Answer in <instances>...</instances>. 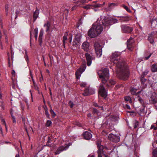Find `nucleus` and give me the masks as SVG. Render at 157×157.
I'll use <instances>...</instances> for the list:
<instances>
[{
    "instance_id": "nucleus-1",
    "label": "nucleus",
    "mask_w": 157,
    "mask_h": 157,
    "mask_svg": "<svg viewBox=\"0 0 157 157\" xmlns=\"http://www.w3.org/2000/svg\"><path fill=\"white\" fill-rule=\"evenodd\" d=\"M121 53L115 52L112 54L111 61L116 67L117 76L120 79L125 80L129 76L128 67L125 61L120 57Z\"/></svg>"
},
{
    "instance_id": "nucleus-2",
    "label": "nucleus",
    "mask_w": 157,
    "mask_h": 157,
    "mask_svg": "<svg viewBox=\"0 0 157 157\" xmlns=\"http://www.w3.org/2000/svg\"><path fill=\"white\" fill-rule=\"evenodd\" d=\"M100 19L98 18V20L92 25V27L89 30V37L94 38L101 33L103 30V27L100 23Z\"/></svg>"
},
{
    "instance_id": "nucleus-3",
    "label": "nucleus",
    "mask_w": 157,
    "mask_h": 157,
    "mask_svg": "<svg viewBox=\"0 0 157 157\" xmlns=\"http://www.w3.org/2000/svg\"><path fill=\"white\" fill-rule=\"evenodd\" d=\"M117 21L116 19L104 17L102 21V23L104 26L108 28L110 25L117 23Z\"/></svg>"
},
{
    "instance_id": "nucleus-4",
    "label": "nucleus",
    "mask_w": 157,
    "mask_h": 157,
    "mask_svg": "<svg viewBox=\"0 0 157 157\" xmlns=\"http://www.w3.org/2000/svg\"><path fill=\"white\" fill-rule=\"evenodd\" d=\"M94 46L97 56L98 57H100L102 55V45H101L99 43L96 42L94 44Z\"/></svg>"
},
{
    "instance_id": "nucleus-5",
    "label": "nucleus",
    "mask_w": 157,
    "mask_h": 157,
    "mask_svg": "<svg viewBox=\"0 0 157 157\" xmlns=\"http://www.w3.org/2000/svg\"><path fill=\"white\" fill-rule=\"evenodd\" d=\"M86 68L85 63L82 64L80 67L76 71L75 75L76 78L79 79L82 73L85 71Z\"/></svg>"
},
{
    "instance_id": "nucleus-6",
    "label": "nucleus",
    "mask_w": 157,
    "mask_h": 157,
    "mask_svg": "<svg viewBox=\"0 0 157 157\" xmlns=\"http://www.w3.org/2000/svg\"><path fill=\"white\" fill-rule=\"evenodd\" d=\"M98 74L100 78H106L108 79L109 76V70L105 68L103 69L102 71H101L100 72H98Z\"/></svg>"
},
{
    "instance_id": "nucleus-7",
    "label": "nucleus",
    "mask_w": 157,
    "mask_h": 157,
    "mask_svg": "<svg viewBox=\"0 0 157 157\" xmlns=\"http://www.w3.org/2000/svg\"><path fill=\"white\" fill-rule=\"evenodd\" d=\"M98 93L101 96L105 98L107 96V93L105 88V86L102 84H101L98 90Z\"/></svg>"
},
{
    "instance_id": "nucleus-8",
    "label": "nucleus",
    "mask_w": 157,
    "mask_h": 157,
    "mask_svg": "<svg viewBox=\"0 0 157 157\" xmlns=\"http://www.w3.org/2000/svg\"><path fill=\"white\" fill-rule=\"evenodd\" d=\"M108 138L109 140L116 143L120 141V137L118 136L115 135L112 133L109 134Z\"/></svg>"
},
{
    "instance_id": "nucleus-9",
    "label": "nucleus",
    "mask_w": 157,
    "mask_h": 157,
    "mask_svg": "<svg viewBox=\"0 0 157 157\" xmlns=\"http://www.w3.org/2000/svg\"><path fill=\"white\" fill-rule=\"evenodd\" d=\"M121 28L122 31L125 33H130L133 30V28L124 25H121Z\"/></svg>"
},
{
    "instance_id": "nucleus-10",
    "label": "nucleus",
    "mask_w": 157,
    "mask_h": 157,
    "mask_svg": "<svg viewBox=\"0 0 157 157\" xmlns=\"http://www.w3.org/2000/svg\"><path fill=\"white\" fill-rule=\"evenodd\" d=\"M134 40L133 38L131 37L127 41V47L130 51L133 50L134 48Z\"/></svg>"
},
{
    "instance_id": "nucleus-11",
    "label": "nucleus",
    "mask_w": 157,
    "mask_h": 157,
    "mask_svg": "<svg viewBox=\"0 0 157 157\" xmlns=\"http://www.w3.org/2000/svg\"><path fill=\"white\" fill-rule=\"evenodd\" d=\"M82 35L81 33H77L75 35V38L73 42V45L76 46L78 44L80 43L81 38Z\"/></svg>"
},
{
    "instance_id": "nucleus-12",
    "label": "nucleus",
    "mask_w": 157,
    "mask_h": 157,
    "mask_svg": "<svg viewBox=\"0 0 157 157\" xmlns=\"http://www.w3.org/2000/svg\"><path fill=\"white\" fill-rule=\"evenodd\" d=\"M38 29L37 28H35L34 31H30V41L33 39L34 37H35L36 40H37Z\"/></svg>"
},
{
    "instance_id": "nucleus-13",
    "label": "nucleus",
    "mask_w": 157,
    "mask_h": 157,
    "mask_svg": "<svg viewBox=\"0 0 157 157\" xmlns=\"http://www.w3.org/2000/svg\"><path fill=\"white\" fill-rule=\"evenodd\" d=\"M150 101L152 104L157 102V98L156 97V94L154 92L151 94Z\"/></svg>"
},
{
    "instance_id": "nucleus-14",
    "label": "nucleus",
    "mask_w": 157,
    "mask_h": 157,
    "mask_svg": "<svg viewBox=\"0 0 157 157\" xmlns=\"http://www.w3.org/2000/svg\"><path fill=\"white\" fill-rule=\"evenodd\" d=\"M44 27L45 29V31L48 33L51 28V24L49 21H48L44 25Z\"/></svg>"
},
{
    "instance_id": "nucleus-15",
    "label": "nucleus",
    "mask_w": 157,
    "mask_h": 157,
    "mask_svg": "<svg viewBox=\"0 0 157 157\" xmlns=\"http://www.w3.org/2000/svg\"><path fill=\"white\" fill-rule=\"evenodd\" d=\"M68 148L67 146H62L58 148L57 151L55 152V155L60 154L62 151L66 150Z\"/></svg>"
},
{
    "instance_id": "nucleus-16",
    "label": "nucleus",
    "mask_w": 157,
    "mask_h": 157,
    "mask_svg": "<svg viewBox=\"0 0 157 157\" xmlns=\"http://www.w3.org/2000/svg\"><path fill=\"white\" fill-rule=\"evenodd\" d=\"M155 33V32H152L149 35V36L148 38V40L151 44H153L154 42V40L153 39L154 36H154V34Z\"/></svg>"
},
{
    "instance_id": "nucleus-17",
    "label": "nucleus",
    "mask_w": 157,
    "mask_h": 157,
    "mask_svg": "<svg viewBox=\"0 0 157 157\" xmlns=\"http://www.w3.org/2000/svg\"><path fill=\"white\" fill-rule=\"evenodd\" d=\"M96 1H93L92 2L93 3V4H91L90 3L89 4V9L92 8L93 7L95 8V7H99L101 6V4H98L96 3Z\"/></svg>"
},
{
    "instance_id": "nucleus-18",
    "label": "nucleus",
    "mask_w": 157,
    "mask_h": 157,
    "mask_svg": "<svg viewBox=\"0 0 157 157\" xmlns=\"http://www.w3.org/2000/svg\"><path fill=\"white\" fill-rule=\"evenodd\" d=\"M82 48L85 51L87 52L88 51V43L87 41L84 42L82 44Z\"/></svg>"
},
{
    "instance_id": "nucleus-19",
    "label": "nucleus",
    "mask_w": 157,
    "mask_h": 157,
    "mask_svg": "<svg viewBox=\"0 0 157 157\" xmlns=\"http://www.w3.org/2000/svg\"><path fill=\"white\" fill-rule=\"evenodd\" d=\"M95 58L94 55H93L91 53L89 54V66L91 65L92 61L94 60Z\"/></svg>"
},
{
    "instance_id": "nucleus-20",
    "label": "nucleus",
    "mask_w": 157,
    "mask_h": 157,
    "mask_svg": "<svg viewBox=\"0 0 157 157\" xmlns=\"http://www.w3.org/2000/svg\"><path fill=\"white\" fill-rule=\"evenodd\" d=\"M98 149L97 151L98 154H101L103 153V149H104V146L102 145L98 147Z\"/></svg>"
},
{
    "instance_id": "nucleus-21",
    "label": "nucleus",
    "mask_w": 157,
    "mask_h": 157,
    "mask_svg": "<svg viewBox=\"0 0 157 157\" xmlns=\"http://www.w3.org/2000/svg\"><path fill=\"white\" fill-rule=\"evenodd\" d=\"M44 33V31L43 29H41L40 33V34L39 36V41L40 43V45L41 43H42V37Z\"/></svg>"
},
{
    "instance_id": "nucleus-22",
    "label": "nucleus",
    "mask_w": 157,
    "mask_h": 157,
    "mask_svg": "<svg viewBox=\"0 0 157 157\" xmlns=\"http://www.w3.org/2000/svg\"><path fill=\"white\" fill-rule=\"evenodd\" d=\"M39 13V10L37 9L34 13L33 16L34 21H35L38 17Z\"/></svg>"
},
{
    "instance_id": "nucleus-23",
    "label": "nucleus",
    "mask_w": 157,
    "mask_h": 157,
    "mask_svg": "<svg viewBox=\"0 0 157 157\" xmlns=\"http://www.w3.org/2000/svg\"><path fill=\"white\" fill-rule=\"evenodd\" d=\"M138 101L143 105V107L144 108L145 106L144 105L145 103L144 100L139 96H138L137 97Z\"/></svg>"
},
{
    "instance_id": "nucleus-24",
    "label": "nucleus",
    "mask_w": 157,
    "mask_h": 157,
    "mask_svg": "<svg viewBox=\"0 0 157 157\" xmlns=\"http://www.w3.org/2000/svg\"><path fill=\"white\" fill-rule=\"evenodd\" d=\"M116 6V4L114 3H111L110 4H109L108 5V10L110 11L114 7Z\"/></svg>"
},
{
    "instance_id": "nucleus-25",
    "label": "nucleus",
    "mask_w": 157,
    "mask_h": 157,
    "mask_svg": "<svg viewBox=\"0 0 157 157\" xmlns=\"http://www.w3.org/2000/svg\"><path fill=\"white\" fill-rule=\"evenodd\" d=\"M151 71L152 72L157 71V67L156 66V64L154 63L151 66Z\"/></svg>"
},
{
    "instance_id": "nucleus-26",
    "label": "nucleus",
    "mask_w": 157,
    "mask_h": 157,
    "mask_svg": "<svg viewBox=\"0 0 157 157\" xmlns=\"http://www.w3.org/2000/svg\"><path fill=\"white\" fill-rule=\"evenodd\" d=\"M68 35L67 33L66 32L63 36V43L64 46H65L66 40L67 39V35Z\"/></svg>"
},
{
    "instance_id": "nucleus-27",
    "label": "nucleus",
    "mask_w": 157,
    "mask_h": 157,
    "mask_svg": "<svg viewBox=\"0 0 157 157\" xmlns=\"http://www.w3.org/2000/svg\"><path fill=\"white\" fill-rule=\"evenodd\" d=\"M120 20L123 21H128L129 20V18L128 17H121Z\"/></svg>"
},
{
    "instance_id": "nucleus-28",
    "label": "nucleus",
    "mask_w": 157,
    "mask_h": 157,
    "mask_svg": "<svg viewBox=\"0 0 157 157\" xmlns=\"http://www.w3.org/2000/svg\"><path fill=\"white\" fill-rule=\"evenodd\" d=\"M124 100L127 101H129L130 103H132L131 98L129 96H126L124 97Z\"/></svg>"
},
{
    "instance_id": "nucleus-29",
    "label": "nucleus",
    "mask_w": 157,
    "mask_h": 157,
    "mask_svg": "<svg viewBox=\"0 0 157 157\" xmlns=\"http://www.w3.org/2000/svg\"><path fill=\"white\" fill-rule=\"evenodd\" d=\"M116 83V82L112 80H110L109 82V84H107V86L108 87L110 86V85H113L114 84H115Z\"/></svg>"
},
{
    "instance_id": "nucleus-30",
    "label": "nucleus",
    "mask_w": 157,
    "mask_h": 157,
    "mask_svg": "<svg viewBox=\"0 0 157 157\" xmlns=\"http://www.w3.org/2000/svg\"><path fill=\"white\" fill-rule=\"evenodd\" d=\"M84 138L86 140H88V132L86 131L83 134Z\"/></svg>"
},
{
    "instance_id": "nucleus-31",
    "label": "nucleus",
    "mask_w": 157,
    "mask_h": 157,
    "mask_svg": "<svg viewBox=\"0 0 157 157\" xmlns=\"http://www.w3.org/2000/svg\"><path fill=\"white\" fill-rule=\"evenodd\" d=\"M102 78V83L101 84H103L105 86L106 85L107 86V84H106L105 83L106 82V80L107 79L106 78Z\"/></svg>"
},
{
    "instance_id": "nucleus-32",
    "label": "nucleus",
    "mask_w": 157,
    "mask_h": 157,
    "mask_svg": "<svg viewBox=\"0 0 157 157\" xmlns=\"http://www.w3.org/2000/svg\"><path fill=\"white\" fill-rule=\"evenodd\" d=\"M140 80L142 83L143 84H145V82L147 81V79L144 78V76H143V77L141 76Z\"/></svg>"
},
{
    "instance_id": "nucleus-33",
    "label": "nucleus",
    "mask_w": 157,
    "mask_h": 157,
    "mask_svg": "<svg viewBox=\"0 0 157 157\" xmlns=\"http://www.w3.org/2000/svg\"><path fill=\"white\" fill-rule=\"evenodd\" d=\"M152 153L154 157H157V148L153 151Z\"/></svg>"
},
{
    "instance_id": "nucleus-34",
    "label": "nucleus",
    "mask_w": 157,
    "mask_h": 157,
    "mask_svg": "<svg viewBox=\"0 0 157 157\" xmlns=\"http://www.w3.org/2000/svg\"><path fill=\"white\" fill-rule=\"evenodd\" d=\"M95 93V90L94 89L92 88H89V95H91L94 94Z\"/></svg>"
},
{
    "instance_id": "nucleus-35",
    "label": "nucleus",
    "mask_w": 157,
    "mask_h": 157,
    "mask_svg": "<svg viewBox=\"0 0 157 157\" xmlns=\"http://www.w3.org/2000/svg\"><path fill=\"white\" fill-rule=\"evenodd\" d=\"M83 95L85 96H87L88 95V89H86L83 93Z\"/></svg>"
},
{
    "instance_id": "nucleus-36",
    "label": "nucleus",
    "mask_w": 157,
    "mask_h": 157,
    "mask_svg": "<svg viewBox=\"0 0 157 157\" xmlns=\"http://www.w3.org/2000/svg\"><path fill=\"white\" fill-rule=\"evenodd\" d=\"M148 71L147 70H146L144 71L143 72L141 76L143 77V76H144V77L145 76L147 75L148 73Z\"/></svg>"
},
{
    "instance_id": "nucleus-37",
    "label": "nucleus",
    "mask_w": 157,
    "mask_h": 157,
    "mask_svg": "<svg viewBox=\"0 0 157 157\" xmlns=\"http://www.w3.org/2000/svg\"><path fill=\"white\" fill-rule=\"evenodd\" d=\"M50 112L51 114L53 117H54L56 116V114L54 111L52 109H51Z\"/></svg>"
},
{
    "instance_id": "nucleus-38",
    "label": "nucleus",
    "mask_w": 157,
    "mask_h": 157,
    "mask_svg": "<svg viewBox=\"0 0 157 157\" xmlns=\"http://www.w3.org/2000/svg\"><path fill=\"white\" fill-rule=\"evenodd\" d=\"M45 114L46 116V117L48 118L49 117V113H48V109L47 108H46L45 109Z\"/></svg>"
},
{
    "instance_id": "nucleus-39",
    "label": "nucleus",
    "mask_w": 157,
    "mask_h": 157,
    "mask_svg": "<svg viewBox=\"0 0 157 157\" xmlns=\"http://www.w3.org/2000/svg\"><path fill=\"white\" fill-rule=\"evenodd\" d=\"M51 123L52 122L48 120L47 121V122L46 123V125L47 127H49L50 126Z\"/></svg>"
},
{
    "instance_id": "nucleus-40",
    "label": "nucleus",
    "mask_w": 157,
    "mask_h": 157,
    "mask_svg": "<svg viewBox=\"0 0 157 157\" xmlns=\"http://www.w3.org/2000/svg\"><path fill=\"white\" fill-rule=\"evenodd\" d=\"M85 56L86 57V61H87V64L88 66V52H87L85 54Z\"/></svg>"
},
{
    "instance_id": "nucleus-41",
    "label": "nucleus",
    "mask_w": 157,
    "mask_h": 157,
    "mask_svg": "<svg viewBox=\"0 0 157 157\" xmlns=\"http://www.w3.org/2000/svg\"><path fill=\"white\" fill-rule=\"evenodd\" d=\"M89 140H94V139L92 138V134L91 133L89 132Z\"/></svg>"
},
{
    "instance_id": "nucleus-42",
    "label": "nucleus",
    "mask_w": 157,
    "mask_h": 157,
    "mask_svg": "<svg viewBox=\"0 0 157 157\" xmlns=\"http://www.w3.org/2000/svg\"><path fill=\"white\" fill-rule=\"evenodd\" d=\"M25 59H26V61L27 62L28 60V57L27 56V51L26 50H25Z\"/></svg>"
},
{
    "instance_id": "nucleus-43",
    "label": "nucleus",
    "mask_w": 157,
    "mask_h": 157,
    "mask_svg": "<svg viewBox=\"0 0 157 157\" xmlns=\"http://www.w3.org/2000/svg\"><path fill=\"white\" fill-rule=\"evenodd\" d=\"M138 124H139L138 121H136L135 123L134 124V128H137L138 125Z\"/></svg>"
},
{
    "instance_id": "nucleus-44",
    "label": "nucleus",
    "mask_w": 157,
    "mask_h": 157,
    "mask_svg": "<svg viewBox=\"0 0 157 157\" xmlns=\"http://www.w3.org/2000/svg\"><path fill=\"white\" fill-rule=\"evenodd\" d=\"M86 85L87 84L86 82H81L80 84V86L82 87H85Z\"/></svg>"
},
{
    "instance_id": "nucleus-45",
    "label": "nucleus",
    "mask_w": 157,
    "mask_h": 157,
    "mask_svg": "<svg viewBox=\"0 0 157 157\" xmlns=\"http://www.w3.org/2000/svg\"><path fill=\"white\" fill-rule=\"evenodd\" d=\"M93 113L97 114H98L99 113L98 111L95 108H94L93 109Z\"/></svg>"
},
{
    "instance_id": "nucleus-46",
    "label": "nucleus",
    "mask_w": 157,
    "mask_h": 157,
    "mask_svg": "<svg viewBox=\"0 0 157 157\" xmlns=\"http://www.w3.org/2000/svg\"><path fill=\"white\" fill-rule=\"evenodd\" d=\"M69 105L71 108H72L74 104L73 102L71 101L69 102Z\"/></svg>"
},
{
    "instance_id": "nucleus-47",
    "label": "nucleus",
    "mask_w": 157,
    "mask_h": 157,
    "mask_svg": "<svg viewBox=\"0 0 157 157\" xmlns=\"http://www.w3.org/2000/svg\"><path fill=\"white\" fill-rule=\"evenodd\" d=\"M11 117L13 120V123H16V120H15V117L13 115H12V114H11Z\"/></svg>"
},
{
    "instance_id": "nucleus-48",
    "label": "nucleus",
    "mask_w": 157,
    "mask_h": 157,
    "mask_svg": "<svg viewBox=\"0 0 157 157\" xmlns=\"http://www.w3.org/2000/svg\"><path fill=\"white\" fill-rule=\"evenodd\" d=\"M130 91L132 94L133 95H136V92L135 90H133V89L131 90Z\"/></svg>"
},
{
    "instance_id": "nucleus-49",
    "label": "nucleus",
    "mask_w": 157,
    "mask_h": 157,
    "mask_svg": "<svg viewBox=\"0 0 157 157\" xmlns=\"http://www.w3.org/2000/svg\"><path fill=\"white\" fill-rule=\"evenodd\" d=\"M1 121L3 123V124H4L6 126V130L7 131V128L6 126V124L5 121L4 119H1Z\"/></svg>"
},
{
    "instance_id": "nucleus-50",
    "label": "nucleus",
    "mask_w": 157,
    "mask_h": 157,
    "mask_svg": "<svg viewBox=\"0 0 157 157\" xmlns=\"http://www.w3.org/2000/svg\"><path fill=\"white\" fill-rule=\"evenodd\" d=\"M124 8L128 12H129L130 11V10L128 9V7L126 6H124Z\"/></svg>"
},
{
    "instance_id": "nucleus-51",
    "label": "nucleus",
    "mask_w": 157,
    "mask_h": 157,
    "mask_svg": "<svg viewBox=\"0 0 157 157\" xmlns=\"http://www.w3.org/2000/svg\"><path fill=\"white\" fill-rule=\"evenodd\" d=\"M80 2L81 3H84L86 2V0H79L77 2Z\"/></svg>"
},
{
    "instance_id": "nucleus-52",
    "label": "nucleus",
    "mask_w": 157,
    "mask_h": 157,
    "mask_svg": "<svg viewBox=\"0 0 157 157\" xmlns=\"http://www.w3.org/2000/svg\"><path fill=\"white\" fill-rule=\"evenodd\" d=\"M81 20H79L77 24V28H78V27L81 25Z\"/></svg>"
},
{
    "instance_id": "nucleus-53",
    "label": "nucleus",
    "mask_w": 157,
    "mask_h": 157,
    "mask_svg": "<svg viewBox=\"0 0 157 157\" xmlns=\"http://www.w3.org/2000/svg\"><path fill=\"white\" fill-rule=\"evenodd\" d=\"M5 8L6 11L7 13V12H8V9L9 8L8 5V4H6V5Z\"/></svg>"
},
{
    "instance_id": "nucleus-54",
    "label": "nucleus",
    "mask_w": 157,
    "mask_h": 157,
    "mask_svg": "<svg viewBox=\"0 0 157 157\" xmlns=\"http://www.w3.org/2000/svg\"><path fill=\"white\" fill-rule=\"evenodd\" d=\"M80 6H79V5H78L77 6H74L72 8H71V10H73L75 9H76V8L77 7H80Z\"/></svg>"
},
{
    "instance_id": "nucleus-55",
    "label": "nucleus",
    "mask_w": 157,
    "mask_h": 157,
    "mask_svg": "<svg viewBox=\"0 0 157 157\" xmlns=\"http://www.w3.org/2000/svg\"><path fill=\"white\" fill-rule=\"evenodd\" d=\"M80 6H79V5H78L77 6H74L72 8H71V10H73L75 9H76V8L77 7H80Z\"/></svg>"
},
{
    "instance_id": "nucleus-56",
    "label": "nucleus",
    "mask_w": 157,
    "mask_h": 157,
    "mask_svg": "<svg viewBox=\"0 0 157 157\" xmlns=\"http://www.w3.org/2000/svg\"><path fill=\"white\" fill-rule=\"evenodd\" d=\"M97 147H99L101 145V142L99 141H98L97 142Z\"/></svg>"
},
{
    "instance_id": "nucleus-57",
    "label": "nucleus",
    "mask_w": 157,
    "mask_h": 157,
    "mask_svg": "<svg viewBox=\"0 0 157 157\" xmlns=\"http://www.w3.org/2000/svg\"><path fill=\"white\" fill-rule=\"evenodd\" d=\"M0 102L1 103V104H0V106H1L2 108L3 109V101L2 100H0Z\"/></svg>"
},
{
    "instance_id": "nucleus-58",
    "label": "nucleus",
    "mask_w": 157,
    "mask_h": 157,
    "mask_svg": "<svg viewBox=\"0 0 157 157\" xmlns=\"http://www.w3.org/2000/svg\"><path fill=\"white\" fill-rule=\"evenodd\" d=\"M11 56H12V57L13 56V54H14V52H13V51L12 50V48L11 47Z\"/></svg>"
},
{
    "instance_id": "nucleus-59",
    "label": "nucleus",
    "mask_w": 157,
    "mask_h": 157,
    "mask_svg": "<svg viewBox=\"0 0 157 157\" xmlns=\"http://www.w3.org/2000/svg\"><path fill=\"white\" fill-rule=\"evenodd\" d=\"M151 55V53L149 55V56H148L145 57L144 58L145 59V60L148 59L150 57Z\"/></svg>"
},
{
    "instance_id": "nucleus-60",
    "label": "nucleus",
    "mask_w": 157,
    "mask_h": 157,
    "mask_svg": "<svg viewBox=\"0 0 157 157\" xmlns=\"http://www.w3.org/2000/svg\"><path fill=\"white\" fill-rule=\"evenodd\" d=\"M82 7L86 10H88V5H86V6H83Z\"/></svg>"
},
{
    "instance_id": "nucleus-61",
    "label": "nucleus",
    "mask_w": 157,
    "mask_h": 157,
    "mask_svg": "<svg viewBox=\"0 0 157 157\" xmlns=\"http://www.w3.org/2000/svg\"><path fill=\"white\" fill-rule=\"evenodd\" d=\"M125 107L128 109H131L129 105H125Z\"/></svg>"
},
{
    "instance_id": "nucleus-62",
    "label": "nucleus",
    "mask_w": 157,
    "mask_h": 157,
    "mask_svg": "<svg viewBox=\"0 0 157 157\" xmlns=\"http://www.w3.org/2000/svg\"><path fill=\"white\" fill-rule=\"evenodd\" d=\"M15 72L14 70H13L12 71V74L13 76H15Z\"/></svg>"
},
{
    "instance_id": "nucleus-63",
    "label": "nucleus",
    "mask_w": 157,
    "mask_h": 157,
    "mask_svg": "<svg viewBox=\"0 0 157 157\" xmlns=\"http://www.w3.org/2000/svg\"><path fill=\"white\" fill-rule=\"evenodd\" d=\"M153 32H155V33L154 34V36H153L154 37L155 36H157V31H153Z\"/></svg>"
},
{
    "instance_id": "nucleus-64",
    "label": "nucleus",
    "mask_w": 157,
    "mask_h": 157,
    "mask_svg": "<svg viewBox=\"0 0 157 157\" xmlns=\"http://www.w3.org/2000/svg\"><path fill=\"white\" fill-rule=\"evenodd\" d=\"M102 155L105 156V157H109V156L108 155H105L104 153H102Z\"/></svg>"
}]
</instances>
